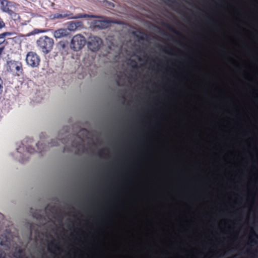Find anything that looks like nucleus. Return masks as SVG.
<instances>
[{
	"instance_id": "1",
	"label": "nucleus",
	"mask_w": 258,
	"mask_h": 258,
	"mask_svg": "<svg viewBox=\"0 0 258 258\" xmlns=\"http://www.w3.org/2000/svg\"><path fill=\"white\" fill-rule=\"evenodd\" d=\"M0 9L3 12L8 14L12 18L16 19L18 17L16 11L18 4L9 0H0Z\"/></svg>"
},
{
	"instance_id": "2",
	"label": "nucleus",
	"mask_w": 258,
	"mask_h": 258,
	"mask_svg": "<svg viewBox=\"0 0 258 258\" xmlns=\"http://www.w3.org/2000/svg\"><path fill=\"white\" fill-rule=\"evenodd\" d=\"M37 45L40 50L46 54L52 50L54 41L51 38L47 36H43L37 40Z\"/></svg>"
},
{
	"instance_id": "3",
	"label": "nucleus",
	"mask_w": 258,
	"mask_h": 258,
	"mask_svg": "<svg viewBox=\"0 0 258 258\" xmlns=\"http://www.w3.org/2000/svg\"><path fill=\"white\" fill-rule=\"evenodd\" d=\"M86 43V41L85 37L81 34H77L72 38L70 43V47L74 51H77L82 49Z\"/></svg>"
},
{
	"instance_id": "4",
	"label": "nucleus",
	"mask_w": 258,
	"mask_h": 258,
	"mask_svg": "<svg viewBox=\"0 0 258 258\" xmlns=\"http://www.w3.org/2000/svg\"><path fill=\"white\" fill-rule=\"evenodd\" d=\"M52 19H62L67 17H69L70 19H80V18H94L96 17L95 15H88V14H78L75 16H73V14L70 12L68 11L67 13L63 12L62 14L56 13L50 16Z\"/></svg>"
},
{
	"instance_id": "5",
	"label": "nucleus",
	"mask_w": 258,
	"mask_h": 258,
	"mask_svg": "<svg viewBox=\"0 0 258 258\" xmlns=\"http://www.w3.org/2000/svg\"><path fill=\"white\" fill-rule=\"evenodd\" d=\"M26 62L29 67L33 68H37L40 64V57L36 52L31 51L26 55Z\"/></svg>"
},
{
	"instance_id": "6",
	"label": "nucleus",
	"mask_w": 258,
	"mask_h": 258,
	"mask_svg": "<svg viewBox=\"0 0 258 258\" xmlns=\"http://www.w3.org/2000/svg\"><path fill=\"white\" fill-rule=\"evenodd\" d=\"M102 43V40L97 36L91 37L88 42V48L92 51H96L100 47Z\"/></svg>"
},
{
	"instance_id": "7",
	"label": "nucleus",
	"mask_w": 258,
	"mask_h": 258,
	"mask_svg": "<svg viewBox=\"0 0 258 258\" xmlns=\"http://www.w3.org/2000/svg\"><path fill=\"white\" fill-rule=\"evenodd\" d=\"M7 70L11 72H16L18 75L19 73H22V64L21 62L10 61L8 62Z\"/></svg>"
},
{
	"instance_id": "8",
	"label": "nucleus",
	"mask_w": 258,
	"mask_h": 258,
	"mask_svg": "<svg viewBox=\"0 0 258 258\" xmlns=\"http://www.w3.org/2000/svg\"><path fill=\"white\" fill-rule=\"evenodd\" d=\"M95 18H100L101 19L99 20H96L94 21V25L96 27H98L100 29H105L108 28L110 25L111 21L106 20L104 17H98L95 16Z\"/></svg>"
},
{
	"instance_id": "9",
	"label": "nucleus",
	"mask_w": 258,
	"mask_h": 258,
	"mask_svg": "<svg viewBox=\"0 0 258 258\" xmlns=\"http://www.w3.org/2000/svg\"><path fill=\"white\" fill-rule=\"evenodd\" d=\"M14 35L13 32H5L0 34V48L3 47L5 49V46L8 44L7 39H10V37Z\"/></svg>"
},
{
	"instance_id": "10",
	"label": "nucleus",
	"mask_w": 258,
	"mask_h": 258,
	"mask_svg": "<svg viewBox=\"0 0 258 258\" xmlns=\"http://www.w3.org/2000/svg\"><path fill=\"white\" fill-rule=\"evenodd\" d=\"M69 34V32L67 29L60 28L54 32L53 36L56 38H60L67 36Z\"/></svg>"
},
{
	"instance_id": "11",
	"label": "nucleus",
	"mask_w": 258,
	"mask_h": 258,
	"mask_svg": "<svg viewBox=\"0 0 258 258\" xmlns=\"http://www.w3.org/2000/svg\"><path fill=\"white\" fill-rule=\"evenodd\" d=\"M48 248L49 251L52 252H53V251L52 250V248H53L54 250V251H59L60 250V247L57 245L55 244L53 241L49 243Z\"/></svg>"
},
{
	"instance_id": "12",
	"label": "nucleus",
	"mask_w": 258,
	"mask_h": 258,
	"mask_svg": "<svg viewBox=\"0 0 258 258\" xmlns=\"http://www.w3.org/2000/svg\"><path fill=\"white\" fill-rule=\"evenodd\" d=\"M72 146L73 147H75L77 148L78 150H79L80 148H82V149H84V146L83 144V141L82 139H79V142L78 143H76L75 141L72 142Z\"/></svg>"
},
{
	"instance_id": "13",
	"label": "nucleus",
	"mask_w": 258,
	"mask_h": 258,
	"mask_svg": "<svg viewBox=\"0 0 258 258\" xmlns=\"http://www.w3.org/2000/svg\"><path fill=\"white\" fill-rule=\"evenodd\" d=\"M78 26L76 22H70L68 24V29H67L68 31H75L76 30Z\"/></svg>"
},
{
	"instance_id": "14",
	"label": "nucleus",
	"mask_w": 258,
	"mask_h": 258,
	"mask_svg": "<svg viewBox=\"0 0 258 258\" xmlns=\"http://www.w3.org/2000/svg\"><path fill=\"white\" fill-rule=\"evenodd\" d=\"M161 48H162V50L164 52H165L167 53L173 54V52H174V49L172 47H170L169 46L164 47H161Z\"/></svg>"
},
{
	"instance_id": "15",
	"label": "nucleus",
	"mask_w": 258,
	"mask_h": 258,
	"mask_svg": "<svg viewBox=\"0 0 258 258\" xmlns=\"http://www.w3.org/2000/svg\"><path fill=\"white\" fill-rule=\"evenodd\" d=\"M167 27L168 29H169V30H170L171 31H172V32H173L174 33H176V34H177L178 35H179V36L182 37V38H184L183 37V36L180 33H179V32L177 31L172 26H171V25H167Z\"/></svg>"
},
{
	"instance_id": "16",
	"label": "nucleus",
	"mask_w": 258,
	"mask_h": 258,
	"mask_svg": "<svg viewBox=\"0 0 258 258\" xmlns=\"http://www.w3.org/2000/svg\"><path fill=\"white\" fill-rule=\"evenodd\" d=\"M4 89V82L0 77V95L2 94Z\"/></svg>"
},
{
	"instance_id": "17",
	"label": "nucleus",
	"mask_w": 258,
	"mask_h": 258,
	"mask_svg": "<svg viewBox=\"0 0 258 258\" xmlns=\"http://www.w3.org/2000/svg\"><path fill=\"white\" fill-rule=\"evenodd\" d=\"M27 152L30 154H33L35 152V150L34 148H32L31 147H28L26 148Z\"/></svg>"
},
{
	"instance_id": "18",
	"label": "nucleus",
	"mask_w": 258,
	"mask_h": 258,
	"mask_svg": "<svg viewBox=\"0 0 258 258\" xmlns=\"http://www.w3.org/2000/svg\"><path fill=\"white\" fill-rule=\"evenodd\" d=\"M130 61H131V63L132 64V66L133 68H137L138 66H137V63L136 60H135L134 59H131L130 60Z\"/></svg>"
},
{
	"instance_id": "19",
	"label": "nucleus",
	"mask_w": 258,
	"mask_h": 258,
	"mask_svg": "<svg viewBox=\"0 0 258 258\" xmlns=\"http://www.w3.org/2000/svg\"><path fill=\"white\" fill-rule=\"evenodd\" d=\"M120 77L119 76H118L117 77V80H116V84L118 86H122L123 85V84H122L120 83V81H119V80H120Z\"/></svg>"
},
{
	"instance_id": "20",
	"label": "nucleus",
	"mask_w": 258,
	"mask_h": 258,
	"mask_svg": "<svg viewBox=\"0 0 258 258\" xmlns=\"http://www.w3.org/2000/svg\"><path fill=\"white\" fill-rule=\"evenodd\" d=\"M41 145L42 146V144L41 143H40V142H38V143L36 144V146L37 147V149L38 150H39V152H41L42 151V150H41L39 147V146Z\"/></svg>"
},
{
	"instance_id": "21",
	"label": "nucleus",
	"mask_w": 258,
	"mask_h": 258,
	"mask_svg": "<svg viewBox=\"0 0 258 258\" xmlns=\"http://www.w3.org/2000/svg\"><path fill=\"white\" fill-rule=\"evenodd\" d=\"M3 251L0 249V258H5V256L3 255Z\"/></svg>"
},
{
	"instance_id": "22",
	"label": "nucleus",
	"mask_w": 258,
	"mask_h": 258,
	"mask_svg": "<svg viewBox=\"0 0 258 258\" xmlns=\"http://www.w3.org/2000/svg\"><path fill=\"white\" fill-rule=\"evenodd\" d=\"M165 1L166 2H169V3H172V4H174L175 3L174 0H165Z\"/></svg>"
},
{
	"instance_id": "23",
	"label": "nucleus",
	"mask_w": 258,
	"mask_h": 258,
	"mask_svg": "<svg viewBox=\"0 0 258 258\" xmlns=\"http://www.w3.org/2000/svg\"><path fill=\"white\" fill-rule=\"evenodd\" d=\"M3 51H4V48L3 47H1L0 48V56L2 55Z\"/></svg>"
},
{
	"instance_id": "24",
	"label": "nucleus",
	"mask_w": 258,
	"mask_h": 258,
	"mask_svg": "<svg viewBox=\"0 0 258 258\" xmlns=\"http://www.w3.org/2000/svg\"><path fill=\"white\" fill-rule=\"evenodd\" d=\"M252 234L253 236H254L255 237L258 238V235H256V234L254 232V231H252Z\"/></svg>"
},
{
	"instance_id": "25",
	"label": "nucleus",
	"mask_w": 258,
	"mask_h": 258,
	"mask_svg": "<svg viewBox=\"0 0 258 258\" xmlns=\"http://www.w3.org/2000/svg\"><path fill=\"white\" fill-rule=\"evenodd\" d=\"M138 37L139 38V39L142 40H144L145 39V38L142 36H138Z\"/></svg>"
},
{
	"instance_id": "26",
	"label": "nucleus",
	"mask_w": 258,
	"mask_h": 258,
	"mask_svg": "<svg viewBox=\"0 0 258 258\" xmlns=\"http://www.w3.org/2000/svg\"><path fill=\"white\" fill-rule=\"evenodd\" d=\"M103 150H101L99 152V155L100 156H101L103 153Z\"/></svg>"
},
{
	"instance_id": "27",
	"label": "nucleus",
	"mask_w": 258,
	"mask_h": 258,
	"mask_svg": "<svg viewBox=\"0 0 258 258\" xmlns=\"http://www.w3.org/2000/svg\"><path fill=\"white\" fill-rule=\"evenodd\" d=\"M62 143H66V141H65V140L64 139H62L61 141Z\"/></svg>"
},
{
	"instance_id": "28",
	"label": "nucleus",
	"mask_w": 258,
	"mask_h": 258,
	"mask_svg": "<svg viewBox=\"0 0 258 258\" xmlns=\"http://www.w3.org/2000/svg\"><path fill=\"white\" fill-rule=\"evenodd\" d=\"M58 145V144L57 143L56 144H52V146H57Z\"/></svg>"
},
{
	"instance_id": "29",
	"label": "nucleus",
	"mask_w": 258,
	"mask_h": 258,
	"mask_svg": "<svg viewBox=\"0 0 258 258\" xmlns=\"http://www.w3.org/2000/svg\"><path fill=\"white\" fill-rule=\"evenodd\" d=\"M17 258H23V256H19V257H18Z\"/></svg>"
},
{
	"instance_id": "30",
	"label": "nucleus",
	"mask_w": 258,
	"mask_h": 258,
	"mask_svg": "<svg viewBox=\"0 0 258 258\" xmlns=\"http://www.w3.org/2000/svg\"><path fill=\"white\" fill-rule=\"evenodd\" d=\"M65 46V45L63 44L62 45V47H64Z\"/></svg>"
},
{
	"instance_id": "31",
	"label": "nucleus",
	"mask_w": 258,
	"mask_h": 258,
	"mask_svg": "<svg viewBox=\"0 0 258 258\" xmlns=\"http://www.w3.org/2000/svg\"><path fill=\"white\" fill-rule=\"evenodd\" d=\"M122 98L124 99H125L124 96H122Z\"/></svg>"
}]
</instances>
